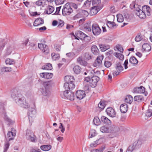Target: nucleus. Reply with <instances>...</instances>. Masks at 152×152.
I'll return each instance as SVG.
<instances>
[{
    "label": "nucleus",
    "mask_w": 152,
    "mask_h": 152,
    "mask_svg": "<svg viewBox=\"0 0 152 152\" xmlns=\"http://www.w3.org/2000/svg\"><path fill=\"white\" fill-rule=\"evenodd\" d=\"M11 96L15 100L16 103L21 107L25 108L29 107V105L26 102L25 98L16 90H13L12 91Z\"/></svg>",
    "instance_id": "obj_1"
},
{
    "label": "nucleus",
    "mask_w": 152,
    "mask_h": 152,
    "mask_svg": "<svg viewBox=\"0 0 152 152\" xmlns=\"http://www.w3.org/2000/svg\"><path fill=\"white\" fill-rule=\"evenodd\" d=\"M73 12V10L71 5L69 3H66L62 10V14L63 15L66 16L70 15Z\"/></svg>",
    "instance_id": "obj_2"
},
{
    "label": "nucleus",
    "mask_w": 152,
    "mask_h": 152,
    "mask_svg": "<svg viewBox=\"0 0 152 152\" xmlns=\"http://www.w3.org/2000/svg\"><path fill=\"white\" fill-rule=\"evenodd\" d=\"M71 37L72 39H77L79 40V39H82L85 38L87 35L82 32L78 31L75 32V34L73 33L71 34Z\"/></svg>",
    "instance_id": "obj_3"
},
{
    "label": "nucleus",
    "mask_w": 152,
    "mask_h": 152,
    "mask_svg": "<svg viewBox=\"0 0 152 152\" xmlns=\"http://www.w3.org/2000/svg\"><path fill=\"white\" fill-rule=\"evenodd\" d=\"M134 12L136 15L140 18H145L146 17L145 13L140 7L135 8Z\"/></svg>",
    "instance_id": "obj_4"
},
{
    "label": "nucleus",
    "mask_w": 152,
    "mask_h": 152,
    "mask_svg": "<svg viewBox=\"0 0 152 152\" xmlns=\"http://www.w3.org/2000/svg\"><path fill=\"white\" fill-rule=\"evenodd\" d=\"M92 31L93 34L95 36L99 35L101 32V30L98 25L93 24L92 25Z\"/></svg>",
    "instance_id": "obj_5"
},
{
    "label": "nucleus",
    "mask_w": 152,
    "mask_h": 152,
    "mask_svg": "<svg viewBox=\"0 0 152 152\" xmlns=\"http://www.w3.org/2000/svg\"><path fill=\"white\" fill-rule=\"evenodd\" d=\"M78 54L79 52L78 51L74 50L72 52L66 53V55L70 60H72L76 57Z\"/></svg>",
    "instance_id": "obj_6"
},
{
    "label": "nucleus",
    "mask_w": 152,
    "mask_h": 152,
    "mask_svg": "<svg viewBox=\"0 0 152 152\" xmlns=\"http://www.w3.org/2000/svg\"><path fill=\"white\" fill-rule=\"evenodd\" d=\"M26 137L27 139L31 141L32 142L35 141V135L30 130H27L26 134Z\"/></svg>",
    "instance_id": "obj_7"
},
{
    "label": "nucleus",
    "mask_w": 152,
    "mask_h": 152,
    "mask_svg": "<svg viewBox=\"0 0 152 152\" xmlns=\"http://www.w3.org/2000/svg\"><path fill=\"white\" fill-rule=\"evenodd\" d=\"M99 80V78L96 76H94L91 78L90 80V84L91 87L94 88L96 87L98 82Z\"/></svg>",
    "instance_id": "obj_8"
},
{
    "label": "nucleus",
    "mask_w": 152,
    "mask_h": 152,
    "mask_svg": "<svg viewBox=\"0 0 152 152\" xmlns=\"http://www.w3.org/2000/svg\"><path fill=\"white\" fill-rule=\"evenodd\" d=\"M38 47L43 53L47 54L49 52L48 47L46 45L42 43H38Z\"/></svg>",
    "instance_id": "obj_9"
},
{
    "label": "nucleus",
    "mask_w": 152,
    "mask_h": 152,
    "mask_svg": "<svg viewBox=\"0 0 152 152\" xmlns=\"http://www.w3.org/2000/svg\"><path fill=\"white\" fill-rule=\"evenodd\" d=\"M123 67L121 65V63L118 62L116 64V71L113 73V75L117 76L123 70Z\"/></svg>",
    "instance_id": "obj_10"
},
{
    "label": "nucleus",
    "mask_w": 152,
    "mask_h": 152,
    "mask_svg": "<svg viewBox=\"0 0 152 152\" xmlns=\"http://www.w3.org/2000/svg\"><path fill=\"white\" fill-rule=\"evenodd\" d=\"M106 112L107 115L111 117L115 116L116 112L115 110L111 107H108L106 110Z\"/></svg>",
    "instance_id": "obj_11"
},
{
    "label": "nucleus",
    "mask_w": 152,
    "mask_h": 152,
    "mask_svg": "<svg viewBox=\"0 0 152 152\" xmlns=\"http://www.w3.org/2000/svg\"><path fill=\"white\" fill-rule=\"evenodd\" d=\"M64 95L67 99L70 100H73L74 99V93L67 91H64Z\"/></svg>",
    "instance_id": "obj_12"
},
{
    "label": "nucleus",
    "mask_w": 152,
    "mask_h": 152,
    "mask_svg": "<svg viewBox=\"0 0 152 152\" xmlns=\"http://www.w3.org/2000/svg\"><path fill=\"white\" fill-rule=\"evenodd\" d=\"M36 113V112L34 108H31L29 109L28 112V118L30 122H32L33 118Z\"/></svg>",
    "instance_id": "obj_13"
},
{
    "label": "nucleus",
    "mask_w": 152,
    "mask_h": 152,
    "mask_svg": "<svg viewBox=\"0 0 152 152\" xmlns=\"http://www.w3.org/2000/svg\"><path fill=\"white\" fill-rule=\"evenodd\" d=\"M103 57L104 56H98L93 64L94 67H99L101 65L103 58Z\"/></svg>",
    "instance_id": "obj_14"
},
{
    "label": "nucleus",
    "mask_w": 152,
    "mask_h": 152,
    "mask_svg": "<svg viewBox=\"0 0 152 152\" xmlns=\"http://www.w3.org/2000/svg\"><path fill=\"white\" fill-rule=\"evenodd\" d=\"M76 95L77 98L79 99H81L85 97L86 94L84 91L79 90L76 92Z\"/></svg>",
    "instance_id": "obj_15"
},
{
    "label": "nucleus",
    "mask_w": 152,
    "mask_h": 152,
    "mask_svg": "<svg viewBox=\"0 0 152 152\" xmlns=\"http://www.w3.org/2000/svg\"><path fill=\"white\" fill-rule=\"evenodd\" d=\"M53 83L54 82L52 80H50V81L44 82L43 85L45 89L50 90L51 88L53 85Z\"/></svg>",
    "instance_id": "obj_16"
},
{
    "label": "nucleus",
    "mask_w": 152,
    "mask_h": 152,
    "mask_svg": "<svg viewBox=\"0 0 152 152\" xmlns=\"http://www.w3.org/2000/svg\"><path fill=\"white\" fill-rule=\"evenodd\" d=\"M142 50L145 52L150 51L151 48V45L148 43H144L142 46Z\"/></svg>",
    "instance_id": "obj_17"
},
{
    "label": "nucleus",
    "mask_w": 152,
    "mask_h": 152,
    "mask_svg": "<svg viewBox=\"0 0 152 152\" xmlns=\"http://www.w3.org/2000/svg\"><path fill=\"white\" fill-rule=\"evenodd\" d=\"M16 135V132L15 130H14L13 128H12L11 131H9L7 133V136L8 137L10 138L9 140H12L13 139V137H15Z\"/></svg>",
    "instance_id": "obj_18"
},
{
    "label": "nucleus",
    "mask_w": 152,
    "mask_h": 152,
    "mask_svg": "<svg viewBox=\"0 0 152 152\" xmlns=\"http://www.w3.org/2000/svg\"><path fill=\"white\" fill-rule=\"evenodd\" d=\"M134 92L138 93H143L145 91V88L142 86H141L140 87H137L134 88L133 90Z\"/></svg>",
    "instance_id": "obj_19"
},
{
    "label": "nucleus",
    "mask_w": 152,
    "mask_h": 152,
    "mask_svg": "<svg viewBox=\"0 0 152 152\" xmlns=\"http://www.w3.org/2000/svg\"><path fill=\"white\" fill-rule=\"evenodd\" d=\"M41 77L46 79L51 78L53 76V74L51 73L43 72L40 74Z\"/></svg>",
    "instance_id": "obj_20"
},
{
    "label": "nucleus",
    "mask_w": 152,
    "mask_h": 152,
    "mask_svg": "<svg viewBox=\"0 0 152 152\" xmlns=\"http://www.w3.org/2000/svg\"><path fill=\"white\" fill-rule=\"evenodd\" d=\"M99 11V7L94 6L90 10V14L91 15H96Z\"/></svg>",
    "instance_id": "obj_21"
},
{
    "label": "nucleus",
    "mask_w": 152,
    "mask_h": 152,
    "mask_svg": "<svg viewBox=\"0 0 152 152\" xmlns=\"http://www.w3.org/2000/svg\"><path fill=\"white\" fill-rule=\"evenodd\" d=\"M99 46L102 51H105L106 50L109 49L110 48V46L104 44H99Z\"/></svg>",
    "instance_id": "obj_22"
},
{
    "label": "nucleus",
    "mask_w": 152,
    "mask_h": 152,
    "mask_svg": "<svg viewBox=\"0 0 152 152\" xmlns=\"http://www.w3.org/2000/svg\"><path fill=\"white\" fill-rule=\"evenodd\" d=\"M143 11L146 13L147 15H150L151 9L149 6L147 5H145L142 6V7Z\"/></svg>",
    "instance_id": "obj_23"
},
{
    "label": "nucleus",
    "mask_w": 152,
    "mask_h": 152,
    "mask_svg": "<svg viewBox=\"0 0 152 152\" xmlns=\"http://www.w3.org/2000/svg\"><path fill=\"white\" fill-rule=\"evenodd\" d=\"M77 62L80 65L84 66H86L87 64V62L83 59V57L81 56L77 59Z\"/></svg>",
    "instance_id": "obj_24"
},
{
    "label": "nucleus",
    "mask_w": 152,
    "mask_h": 152,
    "mask_svg": "<svg viewBox=\"0 0 152 152\" xmlns=\"http://www.w3.org/2000/svg\"><path fill=\"white\" fill-rule=\"evenodd\" d=\"M44 23L43 20L41 18H38L36 19L34 23V26H37L42 24Z\"/></svg>",
    "instance_id": "obj_25"
},
{
    "label": "nucleus",
    "mask_w": 152,
    "mask_h": 152,
    "mask_svg": "<svg viewBox=\"0 0 152 152\" xmlns=\"http://www.w3.org/2000/svg\"><path fill=\"white\" fill-rule=\"evenodd\" d=\"M64 80L65 82L69 83L73 82L74 80V78L73 76H66L64 77Z\"/></svg>",
    "instance_id": "obj_26"
},
{
    "label": "nucleus",
    "mask_w": 152,
    "mask_h": 152,
    "mask_svg": "<svg viewBox=\"0 0 152 152\" xmlns=\"http://www.w3.org/2000/svg\"><path fill=\"white\" fill-rule=\"evenodd\" d=\"M120 110L122 113H126L128 110V105L126 104H121L120 106Z\"/></svg>",
    "instance_id": "obj_27"
},
{
    "label": "nucleus",
    "mask_w": 152,
    "mask_h": 152,
    "mask_svg": "<svg viewBox=\"0 0 152 152\" xmlns=\"http://www.w3.org/2000/svg\"><path fill=\"white\" fill-rule=\"evenodd\" d=\"M52 146L50 145H44L40 146L41 150L44 151H48L50 150Z\"/></svg>",
    "instance_id": "obj_28"
},
{
    "label": "nucleus",
    "mask_w": 152,
    "mask_h": 152,
    "mask_svg": "<svg viewBox=\"0 0 152 152\" xmlns=\"http://www.w3.org/2000/svg\"><path fill=\"white\" fill-rule=\"evenodd\" d=\"M91 51L94 55H97L99 54V50L96 45H93L92 46Z\"/></svg>",
    "instance_id": "obj_29"
},
{
    "label": "nucleus",
    "mask_w": 152,
    "mask_h": 152,
    "mask_svg": "<svg viewBox=\"0 0 152 152\" xmlns=\"http://www.w3.org/2000/svg\"><path fill=\"white\" fill-rule=\"evenodd\" d=\"M101 119V121L105 124L109 125L111 123L110 120L105 116H102Z\"/></svg>",
    "instance_id": "obj_30"
},
{
    "label": "nucleus",
    "mask_w": 152,
    "mask_h": 152,
    "mask_svg": "<svg viewBox=\"0 0 152 152\" xmlns=\"http://www.w3.org/2000/svg\"><path fill=\"white\" fill-rule=\"evenodd\" d=\"M133 98L130 95H127L125 99V102L126 103L131 104L132 102Z\"/></svg>",
    "instance_id": "obj_31"
},
{
    "label": "nucleus",
    "mask_w": 152,
    "mask_h": 152,
    "mask_svg": "<svg viewBox=\"0 0 152 152\" xmlns=\"http://www.w3.org/2000/svg\"><path fill=\"white\" fill-rule=\"evenodd\" d=\"M107 25L108 28L111 29L115 28L117 27L115 23L113 22L108 21L107 23Z\"/></svg>",
    "instance_id": "obj_32"
},
{
    "label": "nucleus",
    "mask_w": 152,
    "mask_h": 152,
    "mask_svg": "<svg viewBox=\"0 0 152 152\" xmlns=\"http://www.w3.org/2000/svg\"><path fill=\"white\" fill-rule=\"evenodd\" d=\"M54 10V8L50 6H48L47 9L45 10V12L48 14H50L52 13Z\"/></svg>",
    "instance_id": "obj_33"
},
{
    "label": "nucleus",
    "mask_w": 152,
    "mask_h": 152,
    "mask_svg": "<svg viewBox=\"0 0 152 152\" xmlns=\"http://www.w3.org/2000/svg\"><path fill=\"white\" fill-rule=\"evenodd\" d=\"M135 143H133L130 145L127 149L126 152H132L136 148L135 146Z\"/></svg>",
    "instance_id": "obj_34"
},
{
    "label": "nucleus",
    "mask_w": 152,
    "mask_h": 152,
    "mask_svg": "<svg viewBox=\"0 0 152 152\" xmlns=\"http://www.w3.org/2000/svg\"><path fill=\"white\" fill-rule=\"evenodd\" d=\"M73 69L75 73L77 74H80L81 70V67L79 65L75 66L74 67Z\"/></svg>",
    "instance_id": "obj_35"
},
{
    "label": "nucleus",
    "mask_w": 152,
    "mask_h": 152,
    "mask_svg": "<svg viewBox=\"0 0 152 152\" xmlns=\"http://www.w3.org/2000/svg\"><path fill=\"white\" fill-rule=\"evenodd\" d=\"M146 116L147 117H150L152 115V107L149 106L148 109L146 113Z\"/></svg>",
    "instance_id": "obj_36"
},
{
    "label": "nucleus",
    "mask_w": 152,
    "mask_h": 152,
    "mask_svg": "<svg viewBox=\"0 0 152 152\" xmlns=\"http://www.w3.org/2000/svg\"><path fill=\"white\" fill-rule=\"evenodd\" d=\"M129 62L134 65L137 64L138 63V61L136 58L134 56H132L129 59Z\"/></svg>",
    "instance_id": "obj_37"
},
{
    "label": "nucleus",
    "mask_w": 152,
    "mask_h": 152,
    "mask_svg": "<svg viewBox=\"0 0 152 152\" xmlns=\"http://www.w3.org/2000/svg\"><path fill=\"white\" fill-rule=\"evenodd\" d=\"M91 55L89 53H86L84 54L83 59L84 60L88 61L91 59Z\"/></svg>",
    "instance_id": "obj_38"
},
{
    "label": "nucleus",
    "mask_w": 152,
    "mask_h": 152,
    "mask_svg": "<svg viewBox=\"0 0 152 152\" xmlns=\"http://www.w3.org/2000/svg\"><path fill=\"white\" fill-rule=\"evenodd\" d=\"M100 130L103 133H108L110 132V130L108 127L105 126H103L100 127Z\"/></svg>",
    "instance_id": "obj_39"
},
{
    "label": "nucleus",
    "mask_w": 152,
    "mask_h": 152,
    "mask_svg": "<svg viewBox=\"0 0 152 152\" xmlns=\"http://www.w3.org/2000/svg\"><path fill=\"white\" fill-rule=\"evenodd\" d=\"M51 56L52 59L54 61L58 60L60 58V55L59 54H56L54 53H52Z\"/></svg>",
    "instance_id": "obj_40"
},
{
    "label": "nucleus",
    "mask_w": 152,
    "mask_h": 152,
    "mask_svg": "<svg viewBox=\"0 0 152 152\" xmlns=\"http://www.w3.org/2000/svg\"><path fill=\"white\" fill-rule=\"evenodd\" d=\"M5 62L7 64L9 65L14 64L15 63V61L14 60L9 58L6 59Z\"/></svg>",
    "instance_id": "obj_41"
},
{
    "label": "nucleus",
    "mask_w": 152,
    "mask_h": 152,
    "mask_svg": "<svg viewBox=\"0 0 152 152\" xmlns=\"http://www.w3.org/2000/svg\"><path fill=\"white\" fill-rule=\"evenodd\" d=\"M96 131L94 129H91L90 132L89 138H91L95 136L96 135Z\"/></svg>",
    "instance_id": "obj_42"
},
{
    "label": "nucleus",
    "mask_w": 152,
    "mask_h": 152,
    "mask_svg": "<svg viewBox=\"0 0 152 152\" xmlns=\"http://www.w3.org/2000/svg\"><path fill=\"white\" fill-rule=\"evenodd\" d=\"M100 121L99 118L97 117H95L93 120V123L96 126L99 125L100 124Z\"/></svg>",
    "instance_id": "obj_43"
},
{
    "label": "nucleus",
    "mask_w": 152,
    "mask_h": 152,
    "mask_svg": "<svg viewBox=\"0 0 152 152\" xmlns=\"http://www.w3.org/2000/svg\"><path fill=\"white\" fill-rule=\"evenodd\" d=\"M42 69L46 70H51L52 69V66L51 64L47 63L46 65L42 66Z\"/></svg>",
    "instance_id": "obj_44"
},
{
    "label": "nucleus",
    "mask_w": 152,
    "mask_h": 152,
    "mask_svg": "<svg viewBox=\"0 0 152 152\" xmlns=\"http://www.w3.org/2000/svg\"><path fill=\"white\" fill-rule=\"evenodd\" d=\"M114 55L116 57L121 60H123L124 59V56L121 54L118 53H114Z\"/></svg>",
    "instance_id": "obj_45"
},
{
    "label": "nucleus",
    "mask_w": 152,
    "mask_h": 152,
    "mask_svg": "<svg viewBox=\"0 0 152 152\" xmlns=\"http://www.w3.org/2000/svg\"><path fill=\"white\" fill-rule=\"evenodd\" d=\"M42 93L44 96L48 97L51 94L50 90L45 89V90L42 91Z\"/></svg>",
    "instance_id": "obj_46"
},
{
    "label": "nucleus",
    "mask_w": 152,
    "mask_h": 152,
    "mask_svg": "<svg viewBox=\"0 0 152 152\" xmlns=\"http://www.w3.org/2000/svg\"><path fill=\"white\" fill-rule=\"evenodd\" d=\"M79 12L81 13L82 17H86L88 15V13L87 11L85 10H79Z\"/></svg>",
    "instance_id": "obj_47"
},
{
    "label": "nucleus",
    "mask_w": 152,
    "mask_h": 152,
    "mask_svg": "<svg viewBox=\"0 0 152 152\" xmlns=\"http://www.w3.org/2000/svg\"><path fill=\"white\" fill-rule=\"evenodd\" d=\"M1 71L2 72H9L12 71V69L10 67H4L2 68Z\"/></svg>",
    "instance_id": "obj_48"
},
{
    "label": "nucleus",
    "mask_w": 152,
    "mask_h": 152,
    "mask_svg": "<svg viewBox=\"0 0 152 152\" xmlns=\"http://www.w3.org/2000/svg\"><path fill=\"white\" fill-rule=\"evenodd\" d=\"M117 20L118 22L121 23L124 20V17L122 15L120 14H119L117 15Z\"/></svg>",
    "instance_id": "obj_49"
},
{
    "label": "nucleus",
    "mask_w": 152,
    "mask_h": 152,
    "mask_svg": "<svg viewBox=\"0 0 152 152\" xmlns=\"http://www.w3.org/2000/svg\"><path fill=\"white\" fill-rule=\"evenodd\" d=\"M13 50L12 47L10 45H8L7 46L6 50V53L7 55L10 54L12 52Z\"/></svg>",
    "instance_id": "obj_50"
},
{
    "label": "nucleus",
    "mask_w": 152,
    "mask_h": 152,
    "mask_svg": "<svg viewBox=\"0 0 152 152\" xmlns=\"http://www.w3.org/2000/svg\"><path fill=\"white\" fill-rule=\"evenodd\" d=\"M4 119L5 121L8 123V124L9 125L12 124L14 123V121L12 120L6 115L5 116Z\"/></svg>",
    "instance_id": "obj_51"
},
{
    "label": "nucleus",
    "mask_w": 152,
    "mask_h": 152,
    "mask_svg": "<svg viewBox=\"0 0 152 152\" xmlns=\"http://www.w3.org/2000/svg\"><path fill=\"white\" fill-rule=\"evenodd\" d=\"M143 96H136L134 97V101L140 102L142 100H143Z\"/></svg>",
    "instance_id": "obj_52"
},
{
    "label": "nucleus",
    "mask_w": 152,
    "mask_h": 152,
    "mask_svg": "<svg viewBox=\"0 0 152 152\" xmlns=\"http://www.w3.org/2000/svg\"><path fill=\"white\" fill-rule=\"evenodd\" d=\"M77 13L73 17L74 20H76L79 18L82 17V15H81V13L79 12V10L77 11Z\"/></svg>",
    "instance_id": "obj_53"
},
{
    "label": "nucleus",
    "mask_w": 152,
    "mask_h": 152,
    "mask_svg": "<svg viewBox=\"0 0 152 152\" xmlns=\"http://www.w3.org/2000/svg\"><path fill=\"white\" fill-rule=\"evenodd\" d=\"M10 144L9 142H6L4 146V152H7V151L8 149Z\"/></svg>",
    "instance_id": "obj_54"
},
{
    "label": "nucleus",
    "mask_w": 152,
    "mask_h": 152,
    "mask_svg": "<svg viewBox=\"0 0 152 152\" xmlns=\"http://www.w3.org/2000/svg\"><path fill=\"white\" fill-rule=\"evenodd\" d=\"M104 148V147H101L99 149H93L91 150V152H103Z\"/></svg>",
    "instance_id": "obj_55"
},
{
    "label": "nucleus",
    "mask_w": 152,
    "mask_h": 152,
    "mask_svg": "<svg viewBox=\"0 0 152 152\" xmlns=\"http://www.w3.org/2000/svg\"><path fill=\"white\" fill-rule=\"evenodd\" d=\"M98 106L101 110H103L105 107L104 103L102 102L101 101L98 104Z\"/></svg>",
    "instance_id": "obj_56"
},
{
    "label": "nucleus",
    "mask_w": 152,
    "mask_h": 152,
    "mask_svg": "<svg viewBox=\"0 0 152 152\" xmlns=\"http://www.w3.org/2000/svg\"><path fill=\"white\" fill-rule=\"evenodd\" d=\"M101 3V0H93L92 1V5L94 6H99V5Z\"/></svg>",
    "instance_id": "obj_57"
},
{
    "label": "nucleus",
    "mask_w": 152,
    "mask_h": 152,
    "mask_svg": "<svg viewBox=\"0 0 152 152\" xmlns=\"http://www.w3.org/2000/svg\"><path fill=\"white\" fill-rule=\"evenodd\" d=\"M133 143H135L136 145L135 146L136 148H140L142 144V142L140 140H138L137 141H135Z\"/></svg>",
    "instance_id": "obj_58"
},
{
    "label": "nucleus",
    "mask_w": 152,
    "mask_h": 152,
    "mask_svg": "<svg viewBox=\"0 0 152 152\" xmlns=\"http://www.w3.org/2000/svg\"><path fill=\"white\" fill-rule=\"evenodd\" d=\"M91 1L92 0H87L84 3V5L87 7H90L91 4Z\"/></svg>",
    "instance_id": "obj_59"
},
{
    "label": "nucleus",
    "mask_w": 152,
    "mask_h": 152,
    "mask_svg": "<svg viewBox=\"0 0 152 152\" xmlns=\"http://www.w3.org/2000/svg\"><path fill=\"white\" fill-rule=\"evenodd\" d=\"M45 1V0H39L36 2V4L38 6H41L44 4Z\"/></svg>",
    "instance_id": "obj_60"
},
{
    "label": "nucleus",
    "mask_w": 152,
    "mask_h": 152,
    "mask_svg": "<svg viewBox=\"0 0 152 152\" xmlns=\"http://www.w3.org/2000/svg\"><path fill=\"white\" fill-rule=\"evenodd\" d=\"M5 44V42L4 41L1 40L0 42V50H3Z\"/></svg>",
    "instance_id": "obj_61"
},
{
    "label": "nucleus",
    "mask_w": 152,
    "mask_h": 152,
    "mask_svg": "<svg viewBox=\"0 0 152 152\" xmlns=\"http://www.w3.org/2000/svg\"><path fill=\"white\" fill-rule=\"evenodd\" d=\"M54 49L57 52H59L60 51L61 49V46L56 44L54 45Z\"/></svg>",
    "instance_id": "obj_62"
},
{
    "label": "nucleus",
    "mask_w": 152,
    "mask_h": 152,
    "mask_svg": "<svg viewBox=\"0 0 152 152\" xmlns=\"http://www.w3.org/2000/svg\"><path fill=\"white\" fill-rule=\"evenodd\" d=\"M116 48L117 49L118 51L121 53H123L124 50L123 48L120 45L118 44L117 45Z\"/></svg>",
    "instance_id": "obj_63"
},
{
    "label": "nucleus",
    "mask_w": 152,
    "mask_h": 152,
    "mask_svg": "<svg viewBox=\"0 0 152 152\" xmlns=\"http://www.w3.org/2000/svg\"><path fill=\"white\" fill-rule=\"evenodd\" d=\"M142 39V36L140 35L137 36L135 38V40L136 42H139L141 41Z\"/></svg>",
    "instance_id": "obj_64"
}]
</instances>
